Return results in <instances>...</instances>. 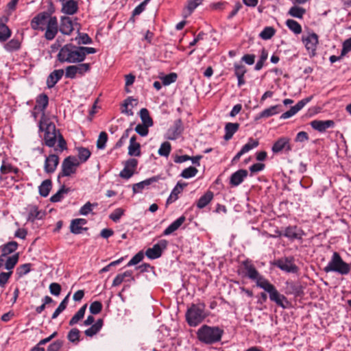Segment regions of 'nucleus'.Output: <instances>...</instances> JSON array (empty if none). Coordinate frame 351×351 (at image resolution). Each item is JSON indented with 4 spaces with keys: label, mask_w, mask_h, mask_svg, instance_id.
Here are the masks:
<instances>
[{
    "label": "nucleus",
    "mask_w": 351,
    "mask_h": 351,
    "mask_svg": "<svg viewBox=\"0 0 351 351\" xmlns=\"http://www.w3.org/2000/svg\"><path fill=\"white\" fill-rule=\"evenodd\" d=\"M178 75L176 73H171L168 75H166L162 78V84L165 86H168L171 83H173L176 81Z\"/></svg>",
    "instance_id": "60"
},
{
    "label": "nucleus",
    "mask_w": 351,
    "mask_h": 351,
    "mask_svg": "<svg viewBox=\"0 0 351 351\" xmlns=\"http://www.w3.org/2000/svg\"><path fill=\"white\" fill-rule=\"evenodd\" d=\"M167 244L168 242L165 239L160 240L158 243L146 250V256L149 259L158 258L162 256V251L167 248Z\"/></svg>",
    "instance_id": "11"
},
{
    "label": "nucleus",
    "mask_w": 351,
    "mask_h": 351,
    "mask_svg": "<svg viewBox=\"0 0 351 351\" xmlns=\"http://www.w3.org/2000/svg\"><path fill=\"white\" fill-rule=\"evenodd\" d=\"M77 73L80 75H84L86 73H88L90 70V63H80L75 65Z\"/></svg>",
    "instance_id": "55"
},
{
    "label": "nucleus",
    "mask_w": 351,
    "mask_h": 351,
    "mask_svg": "<svg viewBox=\"0 0 351 351\" xmlns=\"http://www.w3.org/2000/svg\"><path fill=\"white\" fill-rule=\"evenodd\" d=\"M77 156L81 162H85L90 158L91 152L86 147H80L77 148Z\"/></svg>",
    "instance_id": "46"
},
{
    "label": "nucleus",
    "mask_w": 351,
    "mask_h": 351,
    "mask_svg": "<svg viewBox=\"0 0 351 351\" xmlns=\"http://www.w3.org/2000/svg\"><path fill=\"white\" fill-rule=\"evenodd\" d=\"M70 191L69 188H66L64 185H62L61 188L50 197L51 202H58L62 200L64 194H67Z\"/></svg>",
    "instance_id": "42"
},
{
    "label": "nucleus",
    "mask_w": 351,
    "mask_h": 351,
    "mask_svg": "<svg viewBox=\"0 0 351 351\" xmlns=\"http://www.w3.org/2000/svg\"><path fill=\"white\" fill-rule=\"evenodd\" d=\"M144 258V254L142 251L135 254L132 259L128 263L127 266L130 267L139 263Z\"/></svg>",
    "instance_id": "61"
},
{
    "label": "nucleus",
    "mask_w": 351,
    "mask_h": 351,
    "mask_svg": "<svg viewBox=\"0 0 351 351\" xmlns=\"http://www.w3.org/2000/svg\"><path fill=\"white\" fill-rule=\"evenodd\" d=\"M52 187L51 180L47 179L44 180L38 187L39 194L40 196L46 197L48 196Z\"/></svg>",
    "instance_id": "36"
},
{
    "label": "nucleus",
    "mask_w": 351,
    "mask_h": 351,
    "mask_svg": "<svg viewBox=\"0 0 351 351\" xmlns=\"http://www.w3.org/2000/svg\"><path fill=\"white\" fill-rule=\"evenodd\" d=\"M197 172L198 170L195 167L190 166L182 171L180 176L183 178L189 179L195 177Z\"/></svg>",
    "instance_id": "50"
},
{
    "label": "nucleus",
    "mask_w": 351,
    "mask_h": 351,
    "mask_svg": "<svg viewBox=\"0 0 351 351\" xmlns=\"http://www.w3.org/2000/svg\"><path fill=\"white\" fill-rule=\"evenodd\" d=\"M59 31L64 35L69 36L74 30V23L71 17L62 16L60 19Z\"/></svg>",
    "instance_id": "16"
},
{
    "label": "nucleus",
    "mask_w": 351,
    "mask_h": 351,
    "mask_svg": "<svg viewBox=\"0 0 351 351\" xmlns=\"http://www.w3.org/2000/svg\"><path fill=\"white\" fill-rule=\"evenodd\" d=\"M139 115L143 124L153 125V120L149 115V112L147 108H142L140 110Z\"/></svg>",
    "instance_id": "47"
},
{
    "label": "nucleus",
    "mask_w": 351,
    "mask_h": 351,
    "mask_svg": "<svg viewBox=\"0 0 351 351\" xmlns=\"http://www.w3.org/2000/svg\"><path fill=\"white\" fill-rule=\"evenodd\" d=\"M311 126L319 132H324L328 128H333L335 122L332 120H314L310 123Z\"/></svg>",
    "instance_id": "21"
},
{
    "label": "nucleus",
    "mask_w": 351,
    "mask_h": 351,
    "mask_svg": "<svg viewBox=\"0 0 351 351\" xmlns=\"http://www.w3.org/2000/svg\"><path fill=\"white\" fill-rule=\"evenodd\" d=\"M80 162L75 156H69L65 158L62 163V169L58 176V180L60 181L62 177H69L75 174Z\"/></svg>",
    "instance_id": "8"
},
{
    "label": "nucleus",
    "mask_w": 351,
    "mask_h": 351,
    "mask_svg": "<svg viewBox=\"0 0 351 351\" xmlns=\"http://www.w3.org/2000/svg\"><path fill=\"white\" fill-rule=\"evenodd\" d=\"M241 269V274L250 280L255 281L256 286L258 287L260 284L268 280L259 274L252 261L248 259L242 262Z\"/></svg>",
    "instance_id": "7"
},
{
    "label": "nucleus",
    "mask_w": 351,
    "mask_h": 351,
    "mask_svg": "<svg viewBox=\"0 0 351 351\" xmlns=\"http://www.w3.org/2000/svg\"><path fill=\"white\" fill-rule=\"evenodd\" d=\"M82 62L85 60L86 55L95 53L97 50L93 47L78 46Z\"/></svg>",
    "instance_id": "58"
},
{
    "label": "nucleus",
    "mask_w": 351,
    "mask_h": 351,
    "mask_svg": "<svg viewBox=\"0 0 351 351\" xmlns=\"http://www.w3.org/2000/svg\"><path fill=\"white\" fill-rule=\"evenodd\" d=\"M78 2L75 0H62L61 12L67 15H73L78 11Z\"/></svg>",
    "instance_id": "19"
},
{
    "label": "nucleus",
    "mask_w": 351,
    "mask_h": 351,
    "mask_svg": "<svg viewBox=\"0 0 351 351\" xmlns=\"http://www.w3.org/2000/svg\"><path fill=\"white\" fill-rule=\"evenodd\" d=\"M108 140V135L106 132H101L97 141V147L99 149H104Z\"/></svg>",
    "instance_id": "57"
},
{
    "label": "nucleus",
    "mask_w": 351,
    "mask_h": 351,
    "mask_svg": "<svg viewBox=\"0 0 351 351\" xmlns=\"http://www.w3.org/2000/svg\"><path fill=\"white\" fill-rule=\"evenodd\" d=\"M171 150V144L169 142L166 141L161 144L158 153L161 156L167 157L169 155Z\"/></svg>",
    "instance_id": "53"
},
{
    "label": "nucleus",
    "mask_w": 351,
    "mask_h": 351,
    "mask_svg": "<svg viewBox=\"0 0 351 351\" xmlns=\"http://www.w3.org/2000/svg\"><path fill=\"white\" fill-rule=\"evenodd\" d=\"M151 125L146 124H138L135 128V131L141 136H145L149 132L148 128Z\"/></svg>",
    "instance_id": "62"
},
{
    "label": "nucleus",
    "mask_w": 351,
    "mask_h": 351,
    "mask_svg": "<svg viewBox=\"0 0 351 351\" xmlns=\"http://www.w3.org/2000/svg\"><path fill=\"white\" fill-rule=\"evenodd\" d=\"M124 210L118 208H116L109 216L110 219L114 222H117L120 218L123 215Z\"/></svg>",
    "instance_id": "63"
},
{
    "label": "nucleus",
    "mask_w": 351,
    "mask_h": 351,
    "mask_svg": "<svg viewBox=\"0 0 351 351\" xmlns=\"http://www.w3.org/2000/svg\"><path fill=\"white\" fill-rule=\"evenodd\" d=\"M97 204H91L90 202H88L86 203L80 210V214L82 215H87L89 214L94 206H97Z\"/></svg>",
    "instance_id": "64"
},
{
    "label": "nucleus",
    "mask_w": 351,
    "mask_h": 351,
    "mask_svg": "<svg viewBox=\"0 0 351 351\" xmlns=\"http://www.w3.org/2000/svg\"><path fill=\"white\" fill-rule=\"evenodd\" d=\"M102 304L99 301L92 302L89 307V311L93 315L99 314L102 310Z\"/></svg>",
    "instance_id": "59"
},
{
    "label": "nucleus",
    "mask_w": 351,
    "mask_h": 351,
    "mask_svg": "<svg viewBox=\"0 0 351 351\" xmlns=\"http://www.w3.org/2000/svg\"><path fill=\"white\" fill-rule=\"evenodd\" d=\"M223 333V330L219 326L203 325L198 329L197 335L201 342L213 344L221 341Z\"/></svg>",
    "instance_id": "1"
},
{
    "label": "nucleus",
    "mask_w": 351,
    "mask_h": 351,
    "mask_svg": "<svg viewBox=\"0 0 351 351\" xmlns=\"http://www.w3.org/2000/svg\"><path fill=\"white\" fill-rule=\"evenodd\" d=\"M247 171L245 169H239L233 173L230 179V184L233 186L239 185L247 176Z\"/></svg>",
    "instance_id": "23"
},
{
    "label": "nucleus",
    "mask_w": 351,
    "mask_h": 351,
    "mask_svg": "<svg viewBox=\"0 0 351 351\" xmlns=\"http://www.w3.org/2000/svg\"><path fill=\"white\" fill-rule=\"evenodd\" d=\"M87 221L85 219H73L70 225L71 232L75 234H78L82 232V230H86L87 228H83L82 226L86 224Z\"/></svg>",
    "instance_id": "29"
},
{
    "label": "nucleus",
    "mask_w": 351,
    "mask_h": 351,
    "mask_svg": "<svg viewBox=\"0 0 351 351\" xmlns=\"http://www.w3.org/2000/svg\"><path fill=\"white\" fill-rule=\"evenodd\" d=\"M286 25L288 28L291 30L293 33L299 34L302 32V27L298 22L293 19H287L286 21Z\"/></svg>",
    "instance_id": "48"
},
{
    "label": "nucleus",
    "mask_w": 351,
    "mask_h": 351,
    "mask_svg": "<svg viewBox=\"0 0 351 351\" xmlns=\"http://www.w3.org/2000/svg\"><path fill=\"white\" fill-rule=\"evenodd\" d=\"M292 149L290 145V138L287 137H281L278 138L273 145L271 150L273 153L277 154L282 150L289 152Z\"/></svg>",
    "instance_id": "17"
},
{
    "label": "nucleus",
    "mask_w": 351,
    "mask_h": 351,
    "mask_svg": "<svg viewBox=\"0 0 351 351\" xmlns=\"http://www.w3.org/2000/svg\"><path fill=\"white\" fill-rule=\"evenodd\" d=\"M32 264L31 263H25L20 265L16 269V274L19 278L26 275L31 271Z\"/></svg>",
    "instance_id": "54"
},
{
    "label": "nucleus",
    "mask_w": 351,
    "mask_h": 351,
    "mask_svg": "<svg viewBox=\"0 0 351 351\" xmlns=\"http://www.w3.org/2000/svg\"><path fill=\"white\" fill-rule=\"evenodd\" d=\"M128 154L130 156H140L141 154V145L139 143L136 142V136L135 135L130 138Z\"/></svg>",
    "instance_id": "28"
},
{
    "label": "nucleus",
    "mask_w": 351,
    "mask_h": 351,
    "mask_svg": "<svg viewBox=\"0 0 351 351\" xmlns=\"http://www.w3.org/2000/svg\"><path fill=\"white\" fill-rule=\"evenodd\" d=\"M132 274L133 272L131 270L118 274L112 281V287H117L124 281H134L135 279Z\"/></svg>",
    "instance_id": "26"
},
{
    "label": "nucleus",
    "mask_w": 351,
    "mask_h": 351,
    "mask_svg": "<svg viewBox=\"0 0 351 351\" xmlns=\"http://www.w3.org/2000/svg\"><path fill=\"white\" fill-rule=\"evenodd\" d=\"M134 101V99L132 97H129L127 98L123 104L121 112L123 114H127L128 116H132L133 115V111L131 109H128V107L129 105H132V101Z\"/></svg>",
    "instance_id": "56"
},
{
    "label": "nucleus",
    "mask_w": 351,
    "mask_h": 351,
    "mask_svg": "<svg viewBox=\"0 0 351 351\" xmlns=\"http://www.w3.org/2000/svg\"><path fill=\"white\" fill-rule=\"evenodd\" d=\"M18 247L16 241H10L1 247L2 256H7L8 254L15 252Z\"/></svg>",
    "instance_id": "37"
},
{
    "label": "nucleus",
    "mask_w": 351,
    "mask_h": 351,
    "mask_svg": "<svg viewBox=\"0 0 351 351\" xmlns=\"http://www.w3.org/2000/svg\"><path fill=\"white\" fill-rule=\"evenodd\" d=\"M12 34L10 29L0 20V42H5Z\"/></svg>",
    "instance_id": "39"
},
{
    "label": "nucleus",
    "mask_w": 351,
    "mask_h": 351,
    "mask_svg": "<svg viewBox=\"0 0 351 351\" xmlns=\"http://www.w3.org/2000/svg\"><path fill=\"white\" fill-rule=\"evenodd\" d=\"M213 193L210 191H206L197 201V206L198 208L202 209L206 207L213 199Z\"/></svg>",
    "instance_id": "35"
},
{
    "label": "nucleus",
    "mask_w": 351,
    "mask_h": 351,
    "mask_svg": "<svg viewBox=\"0 0 351 351\" xmlns=\"http://www.w3.org/2000/svg\"><path fill=\"white\" fill-rule=\"evenodd\" d=\"M208 316L204 302L192 304L186 312V319L190 326H196Z\"/></svg>",
    "instance_id": "4"
},
{
    "label": "nucleus",
    "mask_w": 351,
    "mask_h": 351,
    "mask_svg": "<svg viewBox=\"0 0 351 351\" xmlns=\"http://www.w3.org/2000/svg\"><path fill=\"white\" fill-rule=\"evenodd\" d=\"M64 75L63 69H57L51 72L47 79V86L49 88L54 87L62 77Z\"/></svg>",
    "instance_id": "25"
},
{
    "label": "nucleus",
    "mask_w": 351,
    "mask_h": 351,
    "mask_svg": "<svg viewBox=\"0 0 351 351\" xmlns=\"http://www.w3.org/2000/svg\"><path fill=\"white\" fill-rule=\"evenodd\" d=\"M239 128L238 123H227L225 125V135L223 138L226 141H229L232 138L234 134L236 133Z\"/></svg>",
    "instance_id": "34"
},
{
    "label": "nucleus",
    "mask_w": 351,
    "mask_h": 351,
    "mask_svg": "<svg viewBox=\"0 0 351 351\" xmlns=\"http://www.w3.org/2000/svg\"><path fill=\"white\" fill-rule=\"evenodd\" d=\"M313 96H309L299 101L295 106H292L288 111L282 113L280 116L281 119H286L295 115L298 111L302 109L305 105L310 102Z\"/></svg>",
    "instance_id": "15"
},
{
    "label": "nucleus",
    "mask_w": 351,
    "mask_h": 351,
    "mask_svg": "<svg viewBox=\"0 0 351 351\" xmlns=\"http://www.w3.org/2000/svg\"><path fill=\"white\" fill-rule=\"evenodd\" d=\"M259 287L269 293L271 301L274 302L278 306L283 308H287L289 304L287 298L284 295L280 294L275 286L270 283L269 280L260 284Z\"/></svg>",
    "instance_id": "6"
},
{
    "label": "nucleus",
    "mask_w": 351,
    "mask_h": 351,
    "mask_svg": "<svg viewBox=\"0 0 351 351\" xmlns=\"http://www.w3.org/2000/svg\"><path fill=\"white\" fill-rule=\"evenodd\" d=\"M305 13L306 10L304 8L297 5L292 6L288 12L289 15L298 19H302Z\"/></svg>",
    "instance_id": "43"
},
{
    "label": "nucleus",
    "mask_w": 351,
    "mask_h": 351,
    "mask_svg": "<svg viewBox=\"0 0 351 351\" xmlns=\"http://www.w3.org/2000/svg\"><path fill=\"white\" fill-rule=\"evenodd\" d=\"M81 56L78 46L69 43L60 49L57 60L61 63H80L82 62Z\"/></svg>",
    "instance_id": "2"
},
{
    "label": "nucleus",
    "mask_w": 351,
    "mask_h": 351,
    "mask_svg": "<svg viewBox=\"0 0 351 351\" xmlns=\"http://www.w3.org/2000/svg\"><path fill=\"white\" fill-rule=\"evenodd\" d=\"M294 258L293 256L284 257L275 260L271 264L282 271L287 273H297L298 267L293 263Z\"/></svg>",
    "instance_id": "9"
},
{
    "label": "nucleus",
    "mask_w": 351,
    "mask_h": 351,
    "mask_svg": "<svg viewBox=\"0 0 351 351\" xmlns=\"http://www.w3.org/2000/svg\"><path fill=\"white\" fill-rule=\"evenodd\" d=\"M80 331L77 328H72L67 335V339L68 340L77 345L79 341H80Z\"/></svg>",
    "instance_id": "44"
},
{
    "label": "nucleus",
    "mask_w": 351,
    "mask_h": 351,
    "mask_svg": "<svg viewBox=\"0 0 351 351\" xmlns=\"http://www.w3.org/2000/svg\"><path fill=\"white\" fill-rule=\"evenodd\" d=\"M259 143L257 139H254L252 138H249L248 142L243 146L241 148V151L245 154L250 152L251 149L256 147L258 145Z\"/></svg>",
    "instance_id": "51"
},
{
    "label": "nucleus",
    "mask_w": 351,
    "mask_h": 351,
    "mask_svg": "<svg viewBox=\"0 0 351 351\" xmlns=\"http://www.w3.org/2000/svg\"><path fill=\"white\" fill-rule=\"evenodd\" d=\"M59 164V157L56 154H50L45 161L44 169L47 173H53Z\"/></svg>",
    "instance_id": "20"
},
{
    "label": "nucleus",
    "mask_w": 351,
    "mask_h": 351,
    "mask_svg": "<svg viewBox=\"0 0 351 351\" xmlns=\"http://www.w3.org/2000/svg\"><path fill=\"white\" fill-rule=\"evenodd\" d=\"M282 111V106L280 104L270 106L260 112L255 118V120L260 119L268 118L277 114Z\"/></svg>",
    "instance_id": "22"
},
{
    "label": "nucleus",
    "mask_w": 351,
    "mask_h": 351,
    "mask_svg": "<svg viewBox=\"0 0 351 351\" xmlns=\"http://www.w3.org/2000/svg\"><path fill=\"white\" fill-rule=\"evenodd\" d=\"M44 216V213L40 211L38 209L37 206H32L30 208L29 215H28V220L34 221L36 219H40Z\"/></svg>",
    "instance_id": "45"
},
{
    "label": "nucleus",
    "mask_w": 351,
    "mask_h": 351,
    "mask_svg": "<svg viewBox=\"0 0 351 351\" xmlns=\"http://www.w3.org/2000/svg\"><path fill=\"white\" fill-rule=\"evenodd\" d=\"M184 127L182 121L180 119L176 120L172 127H171L167 132V138L169 140L177 139L183 132Z\"/></svg>",
    "instance_id": "18"
},
{
    "label": "nucleus",
    "mask_w": 351,
    "mask_h": 351,
    "mask_svg": "<svg viewBox=\"0 0 351 351\" xmlns=\"http://www.w3.org/2000/svg\"><path fill=\"white\" fill-rule=\"evenodd\" d=\"M159 180L158 176H153L148 179H146L142 182L136 183L132 186V191L134 194L141 193L142 191L147 186H149L154 182H157Z\"/></svg>",
    "instance_id": "24"
},
{
    "label": "nucleus",
    "mask_w": 351,
    "mask_h": 351,
    "mask_svg": "<svg viewBox=\"0 0 351 351\" xmlns=\"http://www.w3.org/2000/svg\"><path fill=\"white\" fill-rule=\"evenodd\" d=\"M19 258V253L14 254L12 256H9L5 263V268L8 270L11 271L18 263Z\"/></svg>",
    "instance_id": "49"
},
{
    "label": "nucleus",
    "mask_w": 351,
    "mask_h": 351,
    "mask_svg": "<svg viewBox=\"0 0 351 351\" xmlns=\"http://www.w3.org/2000/svg\"><path fill=\"white\" fill-rule=\"evenodd\" d=\"M234 75L238 79V86H241L245 84L244 75L247 72L245 66L242 64L234 63Z\"/></svg>",
    "instance_id": "27"
},
{
    "label": "nucleus",
    "mask_w": 351,
    "mask_h": 351,
    "mask_svg": "<svg viewBox=\"0 0 351 351\" xmlns=\"http://www.w3.org/2000/svg\"><path fill=\"white\" fill-rule=\"evenodd\" d=\"M39 129L45 132L44 141L45 145L49 147H54L58 133H60L58 130H56L55 124L43 115L39 121Z\"/></svg>",
    "instance_id": "3"
},
{
    "label": "nucleus",
    "mask_w": 351,
    "mask_h": 351,
    "mask_svg": "<svg viewBox=\"0 0 351 351\" xmlns=\"http://www.w3.org/2000/svg\"><path fill=\"white\" fill-rule=\"evenodd\" d=\"M282 235L291 240L301 239V236L297 232L296 226H289L286 228Z\"/></svg>",
    "instance_id": "41"
},
{
    "label": "nucleus",
    "mask_w": 351,
    "mask_h": 351,
    "mask_svg": "<svg viewBox=\"0 0 351 351\" xmlns=\"http://www.w3.org/2000/svg\"><path fill=\"white\" fill-rule=\"evenodd\" d=\"M49 19V17L47 16V14L43 12L38 13L31 20V28L34 30L44 31Z\"/></svg>",
    "instance_id": "14"
},
{
    "label": "nucleus",
    "mask_w": 351,
    "mask_h": 351,
    "mask_svg": "<svg viewBox=\"0 0 351 351\" xmlns=\"http://www.w3.org/2000/svg\"><path fill=\"white\" fill-rule=\"evenodd\" d=\"M287 293L288 294H292L295 295V297L301 296L303 295V288L299 284L293 282H287Z\"/></svg>",
    "instance_id": "32"
},
{
    "label": "nucleus",
    "mask_w": 351,
    "mask_h": 351,
    "mask_svg": "<svg viewBox=\"0 0 351 351\" xmlns=\"http://www.w3.org/2000/svg\"><path fill=\"white\" fill-rule=\"evenodd\" d=\"M84 325H91L90 328H88L84 331V334L87 337H92L94 335H97L100 331L104 325V320L103 319H98L95 322L94 317L93 315H88L87 318L84 320Z\"/></svg>",
    "instance_id": "10"
},
{
    "label": "nucleus",
    "mask_w": 351,
    "mask_h": 351,
    "mask_svg": "<svg viewBox=\"0 0 351 351\" xmlns=\"http://www.w3.org/2000/svg\"><path fill=\"white\" fill-rule=\"evenodd\" d=\"M21 43L18 38H12L4 45V49L8 52H14L20 49Z\"/></svg>",
    "instance_id": "38"
},
{
    "label": "nucleus",
    "mask_w": 351,
    "mask_h": 351,
    "mask_svg": "<svg viewBox=\"0 0 351 351\" xmlns=\"http://www.w3.org/2000/svg\"><path fill=\"white\" fill-rule=\"evenodd\" d=\"M49 104V97L48 96L45 94H40L39 95L36 101V106L34 107V109H37L43 112L45 110L46 108L47 107ZM45 115V113H43V115Z\"/></svg>",
    "instance_id": "33"
},
{
    "label": "nucleus",
    "mask_w": 351,
    "mask_h": 351,
    "mask_svg": "<svg viewBox=\"0 0 351 351\" xmlns=\"http://www.w3.org/2000/svg\"><path fill=\"white\" fill-rule=\"evenodd\" d=\"M275 29L272 27H266L260 33L259 36L263 40H269L275 34Z\"/></svg>",
    "instance_id": "52"
},
{
    "label": "nucleus",
    "mask_w": 351,
    "mask_h": 351,
    "mask_svg": "<svg viewBox=\"0 0 351 351\" xmlns=\"http://www.w3.org/2000/svg\"><path fill=\"white\" fill-rule=\"evenodd\" d=\"M302 40L311 57L314 56L318 44V36L313 32L306 36H303Z\"/></svg>",
    "instance_id": "12"
},
{
    "label": "nucleus",
    "mask_w": 351,
    "mask_h": 351,
    "mask_svg": "<svg viewBox=\"0 0 351 351\" xmlns=\"http://www.w3.org/2000/svg\"><path fill=\"white\" fill-rule=\"evenodd\" d=\"M86 307H87V304H85L78 310V311L69 320V326H73V325L77 324L78 322L84 317L86 310Z\"/></svg>",
    "instance_id": "40"
},
{
    "label": "nucleus",
    "mask_w": 351,
    "mask_h": 351,
    "mask_svg": "<svg viewBox=\"0 0 351 351\" xmlns=\"http://www.w3.org/2000/svg\"><path fill=\"white\" fill-rule=\"evenodd\" d=\"M186 186V183H181L178 182L176 186L172 190L170 195L167 199V204H170L174 202L178 198V195L182 193L183 189Z\"/></svg>",
    "instance_id": "30"
},
{
    "label": "nucleus",
    "mask_w": 351,
    "mask_h": 351,
    "mask_svg": "<svg viewBox=\"0 0 351 351\" xmlns=\"http://www.w3.org/2000/svg\"><path fill=\"white\" fill-rule=\"evenodd\" d=\"M323 270L326 273L336 272L341 275H347L350 272L351 265L346 263L338 252H335Z\"/></svg>",
    "instance_id": "5"
},
{
    "label": "nucleus",
    "mask_w": 351,
    "mask_h": 351,
    "mask_svg": "<svg viewBox=\"0 0 351 351\" xmlns=\"http://www.w3.org/2000/svg\"><path fill=\"white\" fill-rule=\"evenodd\" d=\"M186 221V217L182 215L171 223L163 232L165 236L169 235L177 230Z\"/></svg>",
    "instance_id": "31"
},
{
    "label": "nucleus",
    "mask_w": 351,
    "mask_h": 351,
    "mask_svg": "<svg viewBox=\"0 0 351 351\" xmlns=\"http://www.w3.org/2000/svg\"><path fill=\"white\" fill-rule=\"evenodd\" d=\"M45 38L47 40H52L56 36L58 31V23L56 16L49 19V21L45 26Z\"/></svg>",
    "instance_id": "13"
}]
</instances>
